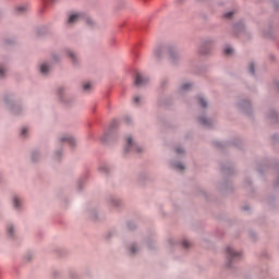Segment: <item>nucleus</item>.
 Instances as JSON below:
<instances>
[{
    "instance_id": "aec40b11",
    "label": "nucleus",
    "mask_w": 279,
    "mask_h": 279,
    "mask_svg": "<svg viewBox=\"0 0 279 279\" xmlns=\"http://www.w3.org/2000/svg\"><path fill=\"white\" fill-rule=\"evenodd\" d=\"M136 252V248H134V246L130 247V253H134Z\"/></svg>"
},
{
    "instance_id": "5701e85b",
    "label": "nucleus",
    "mask_w": 279,
    "mask_h": 279,
    "mask_svg": "<svg viewBox=\"0 0 279 279\" xmlns=\"http://www.w3.org/2000/svg\"><path fill=\"white\" fill-rule=\"evenodd\" d=\"M8 230H10V235H12L13 234V228L10 227V229H8Z\"/></svg>"
},
{
    "instance_id": "39448f33",
    "label": "nucleus",
    "mask_w": 279,
    "mask_h": 279,
    "mask_svg": "<svg viewBox=\"0 0 279 279\" xmlns=\"http://www.w3.org/2000/svg\"><path fill=\"white\" fill-rule=\"evenodd\" d=\"M61 142L70 144V146H73V137L64 136L61 138Z\"/></svg>"
},
{
    "instance_id": "4468645a",
    "label": "nucleus",
    "mask_w": 279,
    "mask_h": 279,
    "mask_svg": "<svg viewBox=\"0 0 279 279\" xmlns=\"http://www.w3.org/2000/svg\"><path fill=\"white\" fill-rule=\"evenodd\" d=\"M198 101H201V107H206V102L205 101H203V98H201V100H198Z\"/></svg>"
},
{
    "instance_id": "4be33fe9",
    "label": "nucleus",
    "mask_w": 279,
    "mask_h": 279,
    "mask_svg": "<svg viewBox=\"0 0 279 279\" xmlns=\"http://www.w3.org/2000/svg\"><path fill=\"white\" fill-rule=\"evenodd\" d=\"M201 123L206 125V119H201Z\"/></svg>"
},
{
    "instance_id": "6e6552de",
    "label": "nucleus",
    "mask_w": 279,
    "mask_h": 279,
    "mask_svg": "<svg viewBox=\"0 0 279 279\" xmlns=\"http://www.w3.org/2000/svg\"><path fill=\"white\" fill-rule=\"evenodd\" d=\"M25 10H27L26 7H23V5L17 7V12H19V13H22V12L25 11Z\"/></svg>"
},
{
    "instance_id": "f03ea898",
    "label": "nucleus",
    "mask_w": 279,
    "mask_h": 279,
    "mask_svg": "<svg viewBox=\"0 0 279 279\" xmlns=\"http://www.w3.org/2000/svg\"><path fill=\"white\" fill-rule=\"evenodd\" d=\"M147 84V77L137 74V80L133 81V85L140 87Z\"/></svg>"
},
{
    "instance_id": "a878e982",
    "label": "nucleus",
    "mask_w": 279,
    "mask_h": 279,
    "mask_svg": "<svg viewBox=\"0 0 279 279\" xmlns=\"http://www.w3.org/2000/svg\"><path fill=\"white\" fill-rule=\"evenodd\" d=\"M87 24H90V20H86Z\"/></svg>"
},
{
    "instance_id": "7ed1b4c3",
    "label": "nucleus",
    "mask_w": 279,
    "mask_h": 279,
    "mask_svg": "<svg viewBox=\"0 0 279 279\" xmlns=\"http://www.w3.org/2000/svg\"><path fill=\"white\" fill-rule=\"evenodd\" d=\"M82 19L83 16L81 14H73V15H70V20H68V23H70V25H73L74 23L78 22Z\"/></svg>"
},
{
    "instance_id": "f8f14e48",
    "label": "nucleus",
    "mask_w": 279,
    "mask_h": 279,
    "mask_svg": "<svg viewBox=\"0 0 279 279\" xmlns=\"http://www.w3.org/2000/svg\"><path fill=\"white\" fill-rule=\"evenodd\" d=\"M175 170L182 171V165L175 163Z\"/></svg>"
},
{
    "instance_id": "393cba45",
    "label": "nucleus",
    "mask_w": 279,
    "mask_h": 279,
    "mask_svg": "<svg viewBox=\"0 0 279 279\" xmlns=\"http://www.w3.org/2000/svg\"><path fill=\"white\" fill-rule=\"evenodd\" d=\"M252 68H254V66H252V64H250V73H252Z\"/></svg>"
},
{
    "instance_id": "1a4fd4ad",
    "label": "nucleus",
    "mask_w": 279,
    "mask_h": 279,
    "mask_svg": "<svg viewBox=\"0 0 279 279\" xmlns=\"http://www.w3.org/2000/svg\"><path fill=\"white\" fill-rule=\"evenodd\" d=\"M225 54H227V56L231 54V48L230 47H225Z\"/></svg>"
},
{
    "instance_id": "9b49d317",
    "label": "nucleus",
    "mask_w": 279,
    "mask_h": 279,
    "mask_svg": "<svg viewBox=\"0 0 279 279\" xmlns=\"http://www.w3.org/2000/svg\"><path fill=\"white\" fill-rule=\"evenodd\" d=\"M4 73H5V69L0 66V77H2V74H4Z\"/></svg>"
},
{
    "instance_id": "dca6fc26",
    "label": "nucleus",
    "mask_w": 279,
    "mask_h": 279,
    "mask_svg": "<svg viewBox=\"0 0 279 279\" xmlns=\"http://www.w3.org/2000/svg\"><path fill=\"white\" fill-rule=\"evenodd\" d=\"M189 89V84H183V90H187Z\"/></svg>"
},
{
    "instance_id": "2eb2a0df",
    "label": "nucleus",
    "mask_w": 279,
    "mask_h": 279,
    "mask_svg": "<svg viewBox=\"0 0 279 279\" xmlns=\"http://www.w3.org/2000/svg\"><path fill=\"white\" fill-rule=\"evenodd\" d=\"M133 102L138 104L140 102V97L133 98Z\"/></svg>"
},
{
    "instance_id": "412c9836",
    "label": "nucleus",
    "mask_w": 279,
    "mask_h": 279,
    "mask_svg": "<svg viewBox=\"0 0 279 279\" xmlns=\"http://www.w3.org/2000/svg\"><path fill=\"white\" fill-rule=\"evenodd\" d=\"M225 17H231V12H229V13H225Z\"/></svg>"
},
{
    "instance_id": "b1692460",
    "label": "nucleus",
    "mask_w": 279,
    "mask_h": 279,
    "mask_svg": "<svg viewBox=\"0 0 279 279\" xmlns=\"http://www.w3.org/2000/svg\"><path fill=\"white\" fill-rule=\"evenodd\" d=\"M70 58H72V59L74 58V54H73V52H70Z\"/></svg>"
},
{
    "instance_id": "9d476101",
    "label": "nucleus",
    "mask_w": 279,
    "mask_h": 279,
    "mask_svg": "<svg viewBox=\"0 0 279 279\" xmlns=\"http://www.w3.org/2000/svg\"><path fill=\"white\" fill-rule=\"evenodd\" d=\"M90 89V84L87 83V84H84V90H89Z\"/></svg>"
},
{
    "instance_id": "0eeeda50",
    "label": "nucleus",
    "mask_w": 279,
    "mask_h": 279,
    "mask_svg": "<svg viewBox=\"0 0 279 279\" xmlns=\"http://www.w3.org/2000/svg\"><path fill=\"white\" fill-rule=\"evenodd\" d=\"M20 206V199L16 197H13V207L17 208Z\"/></svg>"
},
{
    "instance_id": "423d86ee",
    "label": "nucleus",
    "mask_w": 279,
    "mask_h": 279,
    "mask_svg": "<svg viewBox=\"0 0 279 279\" xmlns=\"http://www.w3.org/2000/svg\"><path fill=\"white\" fill-rule=\"evenodd\" d=\"M48 73V64H41V74Z\"/></svg>"
},
{
    "instance_id": "ddd939ff",
    "label": "nucleus",
    "mask_w": 279,
    "mask_h": 279,
    "mask_svg": "<svg viewBox=\"0 0 279 279\" xmlns=\"http://www.w3.org/2000/svg\"><path fill=\"white\" fill-rule=\"evenodd\" d=\"M160 54V48H158V50H155V58H158Z\"/></svg>"
},
{
    "instance_id": "f257e3e1",
    "label": "nucleus",
    "mask_w": 279,
    "mask_h": 279,
    "mask_svg": "<svg viewBox=\"0 0 279 279\" xmlns=\"http://www.w3.org/2000/svg\"><path fill=\"white\" fill-rule=\"evenodd\" d=\"M126 144H128L126 153H129V151L140 153V147L136 146V144H133V138L128 137Z\"/></svg>"
},
{
    "instance_id": "f3484780",
    "label": "nucleus",
    "mask_w": 279,
    "mask_h": 279,
    "mask_svg": "<svg viewBox=\"0 0 279 279\" xmlns=\"http://www.w3.org/2000/svg\"><path fill=\"white\" fill-rule=\"evenodd\" d=\"M25 133H27V129H22V130H21V135H23V134H25Z\"/></svg>"
},
{
    "instance_id": "6ab92c4d",
    "label": "nucleus",
    "mask_w": 279,
    "mask_h": 279,
    "mask_svg": "<svg viewBox=\"0 0 279 279\" xmlns=\"http://www.w3.org/2000/svg\"><path fill=\"white\" fill-rule=\"evenodd\" d=\"M183 247H189V242L183 241Z\"/></svg>"
},
{
    "instance_id": "20e7f679",
    "label": "nucleus",
    "mask_w": 279,
    "mask_h": 279,
    "mask_svg": "<svg viewBox=\"0 0 279 279\" xmlns=\"http://www.w3.org/2000/svg\"><path fill=\"white\" fill-rule=\"evenodd\" d=\"M225 252L229 253V258H239V252H234L230 246L225 248Z\"/></svg>"
},
{
    "instance_id": "a211bd4d",
    "label": "nucleus",
    "mask_w": 279,
    "mask_h": 279,
    "mask_svg": "<svg viewBox=\"0 0 279 279\" xmlns=\"http://www.w3.org/2000/svg\"><path fill=\"white\" fill-rule=\"evenodd\" d=\"M175 154H182V149L181 148H175Z\"/></svg>"
}]
</instances>
